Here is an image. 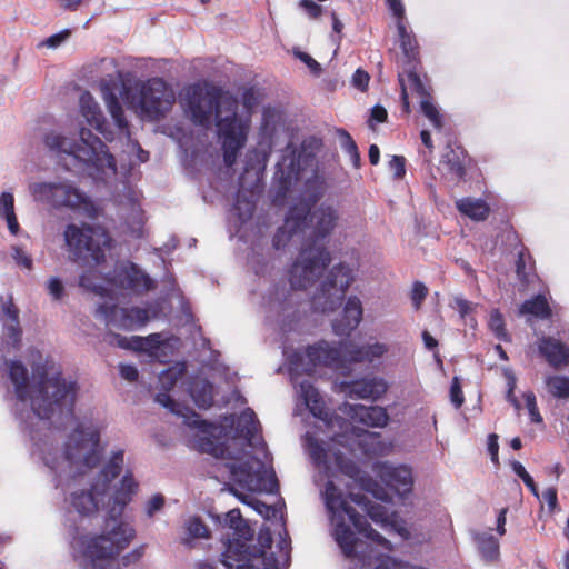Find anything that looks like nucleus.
Listing matches in <instances>:
<instances>
[{
  "mask_svg": "<svg viewBox=\"0 0 569 569\" xmlns=\"http://www.w3.org/2000/svg\"><path fill=\"white\" fill-rule=\"evenodd\" d=\"M308 206L306 228L310 234L303 241L301 249L288 270L290 288L276 284L269 293V301L282 315L299 319L300 297L296 290L311 287L331 262V253L326 246V239L332 233L339 221V212L332 204L321 203L311 210Z\"/></svg>",
  "mask_w": 569,
  "mask_h": 569,
  "instance_id": "1",
  "label": "nucleus"
},
{
  "mask_svg": "<svg viewBox=\"0 0 569 569\" xmlns=\"http://www.w3.org/2000/svg\"><path fill=\"white\" fill-rule=\"evenodd\" d=\"M186 106L191 121L204 128L210 124L214 110L218 134L222 140L223 162L232 167L248 134V124L238 118V100L229 93H222L219 88L204 90L200 84H192L186 90Z\"/></svg>",
  "mask_w": 569,
  "mask_h": 569,
  "instance_id": "2",
  "label": "nucleus"
},
{
  "mask_svg": "<svg viewBox=\"0 0 569 569\" xmlns=\"http://www.w3.org/2000/svg\"><path fill=\"white\" fill-rule=\"evenodd\" d=\"M9 378L14 385V392L20 401L30 400L33 413L40 419L73 417L77 383L67 381L61 372L48 377L44 366L33 369V382L29 385L26 366L19 360L8 365Z\"/></svg>",
  "mask_w": 569,
  "mask_h": 569,
  "instance_id": "3",
  "label": "nucleus"
},
{
  "mask_svg": "<svg viewBox=\"0 0 569 569\" xmlns=\"http://www.w3.org/2000/svg\"><path fill=\"white\" fill-rule=\"evenodd\" d=\"M322 147L323 140L317 136L306 137L299 149L292 143L287 144L281 160L277 163L273 202H282L292 184L299 180L300 173L316 166L317 154Z\"/></svg>",
  "mask_w": 569,
  "mask_h": 569,
  "instance_id": "4",
  "label": "nucleus"
},
{
  "mask_svg": "<svg viewBox=\"0 0 569 569\" xmlns=\"http://www.w3.org/2000/svg\"><path fill=\"white\" fill-rule=\"evenodd\" d=\"M136 531L128 523L120 522L112 530L97 536L83 535L77 539L81 555L93 569H109L112 560L131 542Z\"/></svg>",
  "mask_w": 569,
  "mask_h": 569,
  "instance_id": "5",
  "label": "nucleus"
},
{
  "mask_svg": "<svg viewBox=\"0 0 569 569\" xmlns=\"http://www.w3.org/2000/svg\"><path fill=\"white\" fill-rule=\"evenodd\" d=\"M63 240L69 258L72 261H93L99 264L106 259V249L111 247L112 239L101 227L82 222L68 223L63 231Z\"/></svg>",
  "mask_w": 569,
  "mask_h": 569,
  "instance_id": "6",
  "label": "nucleus"
},
{
  "mask_svg": "<svg viewBox=\"0 0 569 569\" xmlns=\"http://www.w3.org/2000/svg\"><path fill=\"white\" fill-rule=\"evenodd\" d=\"M355 281L352 269L345 262L333 266L320 282L311 299L316 312L327 313L338 309Z\"/></svg>",
  "mask_w": 569,
  "mask_h": 569,
  "instance_id": "7",
  "label": "nucleus"
},
{
  "mask_svg": "<svg viewBox=\"0 0 569 569\" xmlns=\"http://www.w3.org/2000/svg\"><path fill=\"white\" fill-rule=\"evenodd\" d=\"M325 501L327 508L333 515H346L356 530L366 538L382 547L387 551L392 550V543L378 531L372 529L366 517L351 507L333 481H327L325 486Z\"/></svg>",
  "mask_w": 569,
  "mask_h": 569,
  "instance_id": "8",
  "label": "nucleus"
},
{
  "mask_svg": "<svg viewBox=\"0 0 569 569\" xmlns=\"http://www.w3.org/2000/svg\"><path fill=\"white\" fill-rule=\"evenodd\" d=\"M100 433L81 425L69 436L64 446V459L74 466L94 468L101 460Z\"/></svg>",
  "mask_w": 569,
  "mask_h": 569,
  "instance_id": "9",
  "label": "nucleus"
},
{
  "mask_svg": "<svg viewBox=\"0 0 569 569\" xmlns=\"http://www.w3.org/2000/svg\"><path fill=\"white\" fill-rule=\"evenodd\" d=\"M30 191L37 201L57 209H78L90 203L89 198L69 181L37 182L30 186Z\"/></svg>",
  "mask_w": 569,
  "mask_h": 569,
  "instance_id": "10",
  "label": "nucleus"
},
{
  "mask_svg": "<svg viewBox=\"0 0 569 569\" xmlns=\"http://www.w3.org/2000/svg\"><path fill=\"white\" fill-rule=\"evenodd\" d=\"M227 569H276V561L264 549L236 540L227 542L222 553Z\"/></svg>",
  "mask_w": 569,
  "mask_h": 569,
  "instance_id": "11",
  "label": "nucleus"
},
{
  "mask_svg": "<svg viewBox=\"0 0 569 569\" xmlns=\"http://www.w3.org/2000/svg\"><path fill=\"white\" fill-rule=\"evenodd\" d=\"M176 101L172 90L161 78L147 80L140 90L139 106L150 120H160L172 108Z\"/></svg>",
  "mask_w": 569,
  "mask_h": 569,
  "instance_id": "12",
  "label": "nucleus"
},
{
  "mask_svg": "<svg viewBox=\"0 0 569 569\" xmlns=\"http://www.w3.org/2000/svg\"><path fill=\"white\" fill-rule=\"evenodd\" d=\"M306 443L310 458L318 467H323L327 471L333 467L351 478L358 476L359 468L356 462L339 449H333L331 446L325 447L321 441L309 435L306 437Z\"/></svg>",
  "mask_w": 569,
  "mask_h": 569,
  "instance_id": "13",
  "label": "nucleus"
},
{
  "mask_svg": "<svg viewBox=\"0 0 569 569\" xmlns=\"http://www.w3.org/2000/svg\"><path fill=\"white\" fill-rule=\"evenodd\" d=\"M398 68V81L401 88V108L405 114L410 113L408 89L421 98L431 94L430 79L423 71L422 62L406 64Z\"/></svg>",
  "mask_w": 569,
  "mask_h": 569,
  "instance_id": "14",
  "label": "nucleus"
},
{
  "mask_svg": "<svg viewBox=\"0 0 569 569\" xmlns=\"http://www.w3.org/2000/svg\"><path fill=\"white\" fill-rule=\"evenodd\" d=\"M97 315L102 317L107 325L128 331L139 329L150 320L149 310L146 308H120L114 303L100 305L97 308Z\"/></svg>",
  "mask_w": 569,
  "mask_h": 569,
  "instance_id": "15",
  "label": "nucleus"
},
{
  "mask_svg": "<svg viewBox=\"0 0 569 569\" xmlns=\"http://www.w3.org/2000/svg\"><path fill=\"white\" fill-rule=\"evenodd\" d=\"M81 144L79 143L80 154L78 158L84 162H91L97 167H107L112 171L117 170V161L108 147L101 139L92 133L90 129L81 128L79 131Z\"/></svg>",
  "mask_w": 569,
  "mask_h": 569,
  "instance_id": "16",
  "label": "nucleus"
},
{
  "mask_svg": "<svg viewBox=\"0 0 569 569\" xmlns=\"http://www.w3.org/2000/svg\"><path fill=\"white\" fill-rule=\"evenodd\" d=\"M277 114L273 110L266 109L262 116L261 133L263 139L258 142V146L251 150L247 158V168L264 170L272 152L273 136L276 132L274 119Z\"/></svg>",
  "mask_w": 569,
  "mask_h": 569,
  "instance_id": "17",
  "label": "nucleus"
},
{
  "mask_svg": "<svg viewBox=\"0 0 569 569\" xmlns=\"http://www.w3.org/2000/svg\"><path fill=\"white\" fill-rule=\"evenodd\" d=\"M308 216V206L303 203H295L288 210L284 222L277 229L272 238V247L276 250L284 248L293 237V234L306 229Z\"/></svg>",
  "mask_w": 569,
  "mask_h": 569,
  "instance_id": "18",
  "label": "nucleus"
},
{
  "mask_svg": "<svg viewBox=\"0 0 569 569\" xmlns=\"http://www.w3.org/2000/svg\"><path fill=\"white\" fill-rule=\"evenodd\" d=\"M113 282L122 289L137 293L147 292L154 288L153 280L131 261L122 263L114 270Z\"/></svg>",
  "mask_w": 569,
  "mask_h": 569,
  "instance_id": "19",
  "label": "nucleus"
},
{
  "mask_svg": "<svg viewBox=\"0 0 569 569\" xmlns=\"http://www.w3.org/2000/svg\"><path fill=\"white\" fill-rule=\"evenodd\" d=\"M342 389L350 398L376 401L388 391V383L382 377L366 376L343 382Z\"/></svg>",
  "mask_w": 569,
  "mask_h": 569,
  "instance_id": "20",
  "label": "nucleus"
},
{
  "mask_svg": "<svg viewBox=\"0 0 569 569\" xmlns=\"http://www.w3.org/2000/svg\"><path fill=\"white\" fill-rule=\"evenodd\" d=\"M340 410L350 419L369 428H383L389 421L387 409L380 406H363L345 402Z\"/></svg>",
  "mask_w": 569,
  "mask_h": 569,
  "instance_id": "21",
  "label": "nucleus"
},
{
  "mask_svg": "<svg viewBox=\"0 0 569 569\" xmlns=\"http://www.w3.org/2000/svg\"><path fill=\"white\" fill-rule=\"evenodd\" d=\"M397 42L400 48V56L397 58V67L406 64H419L421 61L420 46L415 32L409 28L408 21H396Z\"/></svg>",
  "mask_w": 569,
  "mask_h": 569,
  "instance_id": "22",
  "label": "nucleus"
},
{
  "mask_svg": "<svg viewBox=\"0 0 569 569\" xmlns=\"http://www.w3.org/2000/svg\"><path fill=\"white\" fill-rule=\"evenodd\" d=\"M541 358L553 369L569 366V343L552 336L542 335L536 341Z\"/></svg>",
  "mask_w": 569,
  "mask_h": 569,
  "instance_id": "23",
  "label": "nucleus"
},
{
  "mask_svg": "<svg viewBox=\"0 0 569 569\" xmlns=\"http://www.w3.org/2000/svg\"><path fill=\"white\" fill-rule=\"evenodd\" d=\"M300 396L309 409L310 413L325 421L329 426H333V420L346 422L342 418L333 417L327 409L326 402L318 391V389L313 386L309 380H302L299 385Z\"/></svg>",
  "mask_w": 569,
  "mask_h": 569,
  "instance_id": "24",
  "label": "nucleus"
},
{
  "mask_svg": "<svg viewBox=\"0 0 569 569\" xmlns=\"http://www.w3.org/2000/svg\"><path fill=\"white\" fill-rule=\"evenodd\" d=\"M138 487L139 485L134 480L133 475L130 471H127L109 503L108 517L110 519L117 520L122 516L126 507L130 503L132 497L137 493Z\"/></svg>",
  "mask_w": 569,
  "mask_h": 569,
  "instance_id": "25",
  "label": "nucleus"
},
{
  "mask_svg": "<svg viewBox=\"0 0 569 569\" xmlns=\"http://www.w3.org/2000/svg\"><path fill=\"white\" fill-rule=\"evenodd\" d=\"M154 400L173 415L183 418L184 425L192 429H199L206 432L211 427V423H209L207 420H202L200 416L191 408L177 402L167 391L157 393Z\"/></svg>",
  "mask_w": 569,
  "mask_h": 569,
  "instance_id": "26",
  "label": "nucleus"
},
{
  "mask_svg": "<svg viewBox=\"0 0 569 569\" xmlns=\"http://www.w3.org/2000/svg\"><path fill=\"white\" fill-rule=\"evenodd\" d=\"M306 357L313 367L325 366L338 369L343 366L340 349L323 340L308 346L306 348Z\"/></svg>",
  "mask_w": 569,
  "mask_h": 569,
  "instance_id": "27",
  "label": "nucleus"
},
{
  "mask_svg": "<svg viewBox=\"0 0 569 569\" xmlns=\"http://www.w3.org/2000/svg\"><path fill=\"white\" fill-rule=\"evenodd\" d=\"M363 315L362 303L357 296L347 299L342 316L332 323L333 331L339 336H349L361 322Z\"/></svg>",
  "mask_w": 569,
  "mask_h": 569,
  "instance_id": "28",
  "label": "nucleus"
},
{
  "mask_svg": "<svg viewBox=\"0 0 569 569\" xmlns=\"http://www.w3.org/2000/svg\"><path fill=\"white\" fill-rule=\"evenodd\" d=\"M343 351L350 362H373L382 358L389 351V346L379 341L367 342L361 346L349 343L345 347Z\"/></svg>",
  "mask_w": 569,
  "mask_h": 569,
  "instance_id": "29",
  "label": "nucleus"
},
{
  "mask_svg": "<svg viewBox=\"0 0 569 569\" xmlns=\"http://www.w3.org/2000/svg\"><path fill=\"white\" fill-rule=\"evenodd\" d=\"M470 157L461 146L448 143L442 154V163L447 166L448 173L458 181L465 180L467 176V166Z\"/></svg>",
  "mask_w": 569,
  "mask_h": 569,
  "instance_id": "30",
  "label": "nucleus"
},
{
  "mask_svg": "<svg viewBox=\"0 0 569 569\" xmlns=\"http://www.w3.org/2000/svg\"><path fill=\"white\" fill-rule=\"evenodd\" d=\"M80 109L88 123L100 132L106 140L111 141L112 132L107 130L108 123L100 110V107L87 91L80 97Z\"/></svg>",
  "mask_w": 569,
  "mask_h": 569,
  "instance_id": "31",
  "label": "nucleus"
},
{
  "mask_svg": "<svg viewBox=\"0 0 569 569\" xmlns=\"http://www.w3.org/2000/svg\"><path fill=\"white\" fill-rule=\"evenodd\" d=\"M124 451L119 449L114 451L109 461L103 466L99 473V478L92 485L93 490L99 495H106L109 490L110 483L114 480L123 467Z\"/></svg>",
  "mask_w": 569,
  "mask_h": 569,
  "instance_id": "32",
  "label": "nucleus"
},
{
  "mask_svg": "<svg viewBox=\"0 0 569 569\" xmlns=\"http://www.w3.org/2000/svg\"><path fill=\"white\" fill-rule=\"evenodd\" d=\"M381 479L386 482L387 486L395 489L399 493L411 491L413 483L411 469L406 466L383 467L381 470Z\"/></svg>",
  "mask_w": 569,
  "mask_h": 569,
  "instance_id": "33",
  "label": "nucleus"
},
{
  "mask_svg": "<svg viewBox=\"0 0 569 569\" xmlns=\"http://www.w3.org/2000/svg\"><path fill=\"white\" fill-rule=\"evenodd\" d=\"M101 90L108 111L111 114L118 129L120 131H126L129 134V123L126 119L123 108L118 99L117 93L107 82L101 84Z\"/></svg>",
  "mask_w": 569,
  "mask_h": 569,
  "instance_id": "34",
  "label": "nucleus"
},
{
  "mask_svg": "<svg viewBox=\"0 0 569 569\" xmlns=\"http://www.w3.org/2000/svg\"><path fill=\"white\" fill-rule=\"evenodd\" d=\"M458 211L473 221H485L490 214V207L479 198L465 197L456 202Z\"/></svg>",
  "mask_w": 569,
  "mask_h": 569,
  "instance_id": "35",
  "label": "nucleus"
},
{
  "mask_svg": "<svg viewBox=\"0 0 569 569\" xmlns=\"http://www.w3.org/2000/svg\"><path fill=\"white\" fill-rule=\"evenodd\" d=\"M98 496L92 487L91 490L74 491L70 496V503L78 513L90 516L99 510Z\"/></svg>",
  "mask_w": 569,
  "mask_h": 569,
  "instance_id": "36",
  "label": "nucleus"
},
{
  "mask_svg": "<svg viewBox=\"0 0 569 569\" xmlns=\"http://www.w3.org/2000/svg\"><path fill=\"white\" fill-rule=\"evenodd\" d=\"M43 142L46 147L58 154L66 153L69 156H73L74 158H82L80 154L79 143L74 141H69L63 136L49 132L44 136Z\"/></svg>",
  "mask_w": 569,
  "mask_h": 569,
  "instance_id": "37",
  "label": "nucleus"
},
{
  "mask_svg": "<svg viewBox=\"0 0 569 569\" xmlns=\"http://www.w3.org/2000/svg\"><path fill=\"white\" fill-rule=\"evenodd\" d=\"M259 427L260 425L254 411L251 408H247L238 417L236 433L248 443H251L256 433L259 431Z\"/></svg>",
  "mask_w": 569,
  "mask_h": 569,
  "instance_id": "38",
  "label": "nucleus"
},
{
  "mask_svg": "<svg viewBox=\"0 0 569 569\" xmlns=\"http://www.w3.org/2000/svg\"><path fill=\"white\" fill-rule=\"evenodd\" d=\"M189 391L200 409H208L213 405V386L207 379L194 380L190 385Z\"/></svg>",
  "mask_w": 569,
  "mask_h": 569,
  "instance_id": "39",
  "label": "nucleus"
},
{
  "mask_svg": "<svg viewBox=\"0 0 569 569\" xmlns=\"http://www.w3.org/2000/svg\"><path fill=\"white\" fill-rule=\"evenodd\" d=\"M333 533L343 555L348 558L355 557L358 539L350 527L343 522V519L336 523Z\"/></svg>",
  "mask_w": 569,
  "mask_h": 569,
  "instance_id": "40",
  "label": "nucleus"
},
{
  "mask_svg": "<svg viewBox=\"0 0 569 569\" xmlns=\"http://www.w3.org/2000/svg\"><path fill=\"white\" fill-rule=\"evenodd\" d=\"M520 315H532L539 319H549L552 316L551 307L545 295L538 293L526 300L519 308Z\"/></svg>",
  "mask_w": 569,
  "mask_h": 569,
  "instance_id": "41",
  "label": "nucleus"
},
{
  "mask_svg": "<svg viewBox=\"0 0 569 569\" xmlns=\"http://www.w3.org/2000/svg\"><path fill=\"white\" fill-rule=\"evenodd\" d=\"M227 522L233 529L234 536H237L231 541L240 540L249 545L248 541L252 540L253 531L242 518L239 509H232L227 513Z\"/></svg>",
  "mask_w": 569,
  "mask_h": 569,
  "instance_id": "42",
  "label": "nucleus"
},
{
  "mask_svg": "<svg viewBox=\"0 0 569 569\" xmlns=\"http://www.w3.org/2000/svg\"><path fill=\"white\" fill-rule=\"evenodd\" d=\"M476 541L479 552L486 561L492 562L499 559V541L492 535L487 532L479 533L476 537Z\"/></svg>",
  "mask_w": 569,
  "mask_h": 569,
  "instance_id": "43",
  "label": "nucleus"
},
{
  "mask_svg": "<svg viewBox=\"0 0 569 569\" xmlns=\"http://www.w3.org/2000/svg\"><path fill=\"white\" fill-rule=\"evenodd\" d=\"M233 210L238 217V219L244 223L250 220L256 210V201L253 200V194H246L243 191L239 190L236 194V200L233 203Z\"/></svg>",
  "mask_w": 569,
  "mask_h": 569,
  "instance_id": "44",
  "label": "nucleus"
},
{
  "mask_svg": "<svg viewBox=\"0 0 569 569\" xmlns=\"http://www.w3.org/2000/svg\"><path fill=\"white\" fill-rule=\"evenodd\" d=\"M535 270V261L529 253L528 249L522 247L521 250L518 252V257L516 260V273L518 279L527 283L529 282L530 276L533 273Z\"/></svg>",
  "mask_w": 569,
  "mask_h": 569,
  "instance_id": "45",
  "label": "nucleus"
},
{
  "mask_svg": "<svg viewBox=\"0 0 569 569\" xmlns=\"http://www.w3.org/2000/svg\"><path fill=\"white\" fill-rule=\"evenodd\" d=\"M546 386L549 393L557 399L569 398V378L566 376L551 375L546 377Z\"/></svg>",
  "mask_w": 569,
  "mask_h": 569,
  "instance_id": "46",
  "label": "nucleus"
},
{
  "mask_svg": "<svg viewBox=\"0 0 569 569\" xmlns=\"http://www.w3.org/2000/svg\"><path fill=\"white\" fill-rule=\"evenodd\" d=\"M325 187L326 183L323 177L315 173L310 179L306 181L305 193L307 196V201L305 202L313 206L323 196Z\"/></svg>",
  "mask_w": 569,
  "mask_h": 569,
  "instance_id": "47",
  "label": "nucleus"
},
{
  "mask_svg": "<svg viewBox=\"0 0 569 569\" xmlns=\"http://www.w3.org/2000/svg\"><path fill=\"white\" fill-rule=\"evenodd\" d=\"M134 351L156 355L162 341L160 333H151L148 337L133 336Z\"/></svg>",
  "mask_w": 569,
  "mask_h": 569,
  "instance_id": "48",
  "label": "nucleus"
},
{
  "mask_svg": "<svg viewBox=\"0 0 569 569\" xmlns=\"http://www.w3.org/2000/svg\"><path fill=\"white\" fill-rule=\"evenodd\" d=\"M338 134L341 140V146L345 152L350 157L351 163L356 169H359L361 166V157L358 150L356 141L345 129H340Z\"/></svg>",
  "mask_w": 569,
  "mask_h": 569,
  "instance_id": "49",
  "label": "nucleus"
},
{
  "mask_svg": "<svg viewBox=\"0 0 569 569\" xmlns=\"http://www.w3.org/2000/svg\"><path fill=\"white\" fill-rule=\"evenodd\" d=\"M420 109L422 114L430 121L433 128H442V116L440 114L438 108L433 103L431 94H429V97H423L420 99Z\"/></svg>",
  "mask_w": 569,
  "mask_h": 569,
  "instance_id": "50",
  "label": "nucleus"
},
{
  "mask_svg": "<svg viewBox=\"0 0 569 569\" xmlns=\"http://www.w3.org/2000/svg\"><path fill=\"white\" fill-rule=\"evenodd\" d=\"M489 327L495 336L502 341H510V336L506 329L505 319L497 309L490 312Z\"/></svg>",
  "mask_w": 569,
  "mask_h": 569,
  "instance_id": "51",
  "label": "nucleus"
},
{
  "mask_svg": "<svg viewBox=\"0 0 569 569\" xmlns=\"http://www.w3.org/2000/svg\"><path fill=\"white\" fill-rule=\"evenodd\" d=\"M96 279H97L96 271H93V270L84 271L79 277V286L84 288L88 291L103 296L106 292V288L101 284H97Z\"/></svg>",
  "mask_w": 569,
  "mask_h": 569,
  "instance_id": "52",
  "label": "nucleus"
},
{
  "mask_svg": "<svg viewBox=\"0 0 569 569\" xmlns=\"http://www.w3.org/2000/svg\"><path fill=\"white\" fill-rule=\"evenodd\" d=\"M513 472L525 482L527 488L538 498L539 491L533 478L527 472L526 468L519 461L511 463Z\"/></svg>",
  "mask_w": 569,
  "mask_h": 569,
  "instance_id": "53",
  "label": "nucleus"
},
{
  "mask_svg": "<svg viewBox=\"0 0 569 569\" xmlns=\"http://www.w3.org/2000/svg\"><path fill=\"white\" fill-rule=\"evenodd\" d=\"M104 341H107L110 346L134 351L133 337L127 338L120 333L109 331L104 336Z\"/></svg>",
  "mask_w": 569,
  "mask_h": 569,
  "instance_id": "54",
  "label": "nucleus"
},
{
  "mask_svg": "<svg viewBox=\"0 0 569 569\" xmlns=\"http://www.w3.org/2000/svg\"><path fill=\"white\" fill-rule=\"evenodd\" d=\"M523 400L526 402V407L528 409V413L531 422L541 423L542 417L539 412V408L537 406L536 395L532 391H527L523 393Z\"/></svg>",
  "mask_w": 569,
  "mask_h": 569,
  "instance_id": "55",
  "label": "nucleus"
},
{
  "mask_svg": "<svg viewBox=\"0 0 569 569\" xmlns=\"http://www.w3.org/2000/svg\"><path fill=\"white\" fill-rule=\"evenodd\" d=\"M187 530L193 538L208 537V528L198 517L191 518L187 523Z\"/></svg>",
  "mask_w": 569,
  "mask_h": 569,
  "instance_id": "56",
  "label": "nucleus"
},
{
  "mask_svg": "<svg viewBox=\"0 0 569 569\" xmlns=\"http://www.w3.org/2000/svg\"><path fill=\"white\" fill-rule=\"evenodd\" d=\"M450 400H451V403L455 406L456 409H459L463 405V402H465V397H463L462 388H461V385H460V381H459L458 377H453V379L451 381V386H450Z\"/></svg>",
  "mask_w": 569,
  "mask_h": 569,
  "instance_id": "57",
  "label": "nucleus"
},
{
  "mask_svg": "<svg viewBox=\"0 0 569 569\" xmlns=\"http://www.w3.org/2000/svg\"><path fill=\"white\" fill-rule=\"evenodd\" d=\"M428 295L427 287L420 282L416 281L411 289V300L416 309H419L422 301L426 299Z\"/></svg>",
  "mask_w": 569,
  "mask_h": 569,
  "instance_id": "58",
  "label": "nucleus"
},
{
  "mask_svg": "<svg viewBox=\"0 0 569 569\" xmlns=\"http://www.w3.org/2000/svg\"><path fill=\"white\" fill-rule=\"evenodd\" d=\"M389 168L396 179H402L406 174V159L402 156H393L389 160Z\"/></svg>",
  "mask_w": 569,
  "mask_h": 569,
  "instance_id": "59",
  "label": "nucleus"
},
{
  "mask_svg": "<svg viewBox=\"0 0 569 569\" xmlns=\"http://www.w3.org/2000/svg\"><path fill=\"white\" fill-rule=\"evenodd\" d=\"M14 213V198L11 192H2L0 196V217Z\"/></svg>",
  "mask_w": 569,
  "mask_h": 569,
  "instance_id": "60",
  "label": "nucleus"
},
{
  "mask_svg": "<svg viewBox=\"0 0 569 569\" xmlns=\"http://www.w3.org/2000/svg\"><path fill=\"white\" fill-rule=\"evenodd\" d=\"M368 516L371 518L372 521L376 523H388V515L385 507L380 505H370V507L367 509Z\"/></svg>",
  "mask_w": 569,
  "mask_h": 569,
  "instance_id": "61",
  "label": "nucleus"
},
{
  "mask_svg": "<svg viewBox=\"0 0 569 569\" xmlns=\"http://www.w3.org/2000/svg\"><path fill=\"white\" fill-rule=\"evenodd\" d=\"M299 7L302 8L311 19L320 18L323 12L322 7L312 0H301Z\"/></svg>",
  "mask_w": 569,
  "mask_h": 569,
  "instance_id": "62",
  "label": "nucleus"
},
{
  "mask_svg": "<svg viewBox=\"0 0 569 569\" xmlns=\"http://www.w3.org/2000/svg\"><path fill=\"white\" fill-rule=\"evenodd\" d=\"M386 3L396 21L406 20V10L401 0H386Z\"/></svg>",
  "mask_w": 569,
  "mask_h": 569,
  "instance_id": "63",
  "label": "nucleus"
},
{
  "mask_svg": "<svg viewBox=\"0 0 569 569\" xmlns=\"http://www.w3.org/2000/svg\"><path fill=\"white\" fill-rule=\"evenodd\" d=\"M48 291L54 300H60L64 292L63 283L58 278H50L48 281Z\"/></svg>",
  "mask_w": 569,
  "mask_h": 569,
  "instance_id": "64",
  "label": "nucleus"
}]
</instances>
